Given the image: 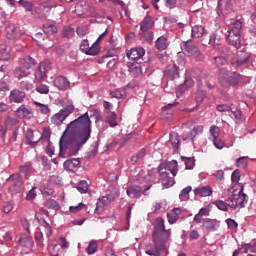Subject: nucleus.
<instances>
[{
    "instance_id": "1",
    "label": "nucleus",
    "mask_w": 256,
    "mask_h": 256,
    "mask_svg": "<svg viewBox=\"0 0 256 256\" xmlns=\"http://www.w3.org/2000/svg\"><path fill=\"white\" fill-rule=\"evenodd\" d=\"M89 139H91V119L89 113L86 112L66 127L59 141V157H65L66 153L70 157L77 155Z\"/></svg>"
},
{
    "instance_id": "2",
    "label": "nucleus",
    "mask_w": 256,
    "mask_h": 256,
    "mask_svg": "<svg viewBox=\"0 0 256 256\" xmlns=\"http://www.w3.org/2000/svg\"><path fill=\"white\" fill-rule=\"evenodd\" d=\"M177 167V160H172L158 166L160 181L164 187H173L175 185V179H173V177L177 175Z\"/></svg>"
},
{
    "instance_id": "3",
    "label": "nucleus",
    "mask_w": 256,
    "mask_h": 256,
    "mask_svg": "<svg viewBox=\"0 0 256 256\" xmlns=\"http://www.w3.org/2000/svg\"><path fill=\"white\" fill-rule=\"evenodd\" d=\"M229 193H231L227 198L229 207H231V209H237V207L243 209V207H245V203H247V195L243 193V186L240 184H234L230 188Z\"/></svg>"
},
{
    "instance_id": "4",
    "label": "nucleus",
    "mask_w": 256,
    "mask_h": 256,
    "mask_svg": "<svg viewBox=\"0 0 256 256\" xmlns=\"http://www.w3.org/2000/svg\"><path fill=\"white\" fill-rule=\"evenodd\" d=\"M152 239L154 241H164L169 243L171 241V229H165V220L161 217L156 218L152 222Z\"/></svg>"
},
{
    "instance_id": "5",
    "label": "nucleus",
    "mask_w": 256,
    "mask_h": 256,
    "mask_svg": "<svg viewBox=\"0 0 256 256\" xmlns=\"http://www.w3.org/2000/svg\"><path fill=\"white\" fill-rule=\"evenodd\" d=\"M243 28V23L240 20H236L230 24L226 38L230 45H233L236 49L241 47V29Z\"/></svg>"
},
{
    "instance_id": "6",
    "label": "nucleus",
    "mask_w": 256,
    "mask_h": 256,
    "mask_svg": "<svg viewBox=\"0 0 256 256\" xmlns=\"http://www.w3.org/2000/svg\"><path fill=\"white\" fill-rule=\"evenodd\" d=\"M218 81L222 87H235L239 85L241 76L237 72L223 68L219 70Z\"/></svg>"
},
{
    "instance_id": "7",
    "label": "nucleus",
    "mask_w": 256,
    "mask_h": 256,
    "mask_svg": "<svg viewBox=\"0 0 256 256\" xmlns=\"http://www.w3.org/2000/svg\"><path fill=\"white\" fill-rule=\"evenodd\" d=\"M117 195H119V193L114 190L113 193H107L105 196L98 198L96 202L95 213L97 215L103 213V211H105L107 207H109V205L115 201V197H117Z\"/></svg>"
},
{
    "instance_id": "8",
    "label": "nucleus",
    "mask_w": 256,
    "mask_h": 256,
    "mask_svg": "<svg viewBox=\"0 0 256 256\" xmlns=\"http://www.w3.org/2000/svg\"><path fill=\"white\" fill-rule=\"evenodd\" d=\"M152 241L154 244H146L145 253L149 256H159L161 254V251H165L168 242H165L163 240L156 241L155 239H152Z\"/></svg>"
},
{
    "instance_id": "9",
    "label": "nucleus",
    "mask_w": 256,
    "mask_h": 256,
    "mask_svg": "<svg viewBox=\"0 0 256 256\" xmlns=\"http://www.w3.org/2000/svg\"><path fill=\"white\" fill-rule=\"evenodd\" d=\"M73 111H75V105L70 104L52 116L51 122L53 125H61V123H63V121L67 119V117H69Z\"/></svg>"
},
{
    "instance_id": "10",
    "label": "nucleus",
    "mask_w": 256,
    "mask_h": 256,
    "mask_svg": "<svg viewBox=\"0 0 256 256\" xmlns=\"http://www.w3.org/2000/svg\"><path fill=\"white\" fill-rule=\"evenodd\" d=\"M80 51L85 53V55L95 56L99 55L101 47H99V44L97 43H93L92 46H89V40L84 39L80 43Z\"/></svg>"
},
{
    "instance_id": "11",
    "label": "nucleus",
    "mask_w": 256,
    "mask_h": 256,
    "mask_svg": "<svg viewBox=\"0 0 256 256\" xmlns=\"http://www.w3.org/2000/svg\"><path fill=\"white\" fill-rule=\"evenodd\" d=\"M51 70V62L49 61H44L41 62L34 74L35 80L36 81H43L45 77H47V72Z\"/></svg>"
},
{
    "instance_id": "12",
    "label": "nucleus",
    "mask_w": 256,
    "mask_h": 256,
    "mask_svg": "<svg viewBox=\"0 0 256 256\" xmlns=\"http://www.w3.org/2000/svg\"><path fill=\"white\" fill-rule=\"evenodd\" d=\"M15 115L18 117V119H33V109L25 104H22L16 109Z\"/></svg>"
},
{
    "instance_id": "13",
    "label": "nucleus",
    "mask_w": 256,
    "mask_h": 256,
    "mask_svg": "<svg viewBox=\"0 0 256 256\" xmlns=\"http://www.w3.org/2000/svg\"><path fill=\"white\" fill-rule=\"evenodd\" d=\"M6 181H14V184L10 187V191H21V188L23 187V177L20 173L10 175Z\"/></svg>"
},
{
    "instance_id": "14",
    "label": "nucleus",
    "mask_w": 256,
    "mask_h": 256,
    "mask_svg": "<svg viewBox=\"0 0 256 256\" xmlns=\"http://www.w3.org/2000/svg\"><path fill=\"white\" fill-rule=\"evenodd\" d=\"M54 87H57L59 91H67L71 87V83L65 76H57L53 80Z\"/></svg>"
},
{
    "instance_id": "15",
    "label": "nucleus",
    "mask_w": 256,
    "mask_h": 256,
    "mask_svg": "<svg viewBox=\"0 0 256 256\" xmlns=\"http://www.w3.org/2000/svg\"><path fill=\"white\" fill-rule=\"evenodd\" d=\"M251 55L245 51H239L236 57L232 60V65L234 67H241V65H245L247 61H249Z\"/></svg>"
},
{
    "instance_id": "16",
    "label": "nucleus",
    "mask_w": 256,
    "mask_h": 256,
    "mask_svg": "<svg viewBox=\"0 0 256 256\" xmlns=\"http://www.w3.org/2000/svg\"><path fill=\"white\" fill-rule=\"evenodd\" d=\"M25 97H27L25 92L19 89H14L10 92L9 101L10 103H23L25 101Z\"/></svg>"
},
{
    "instance_id": "17",
    "label": "nucleus",
    "mask_w": 256,
    "mask_h": 256,
    "mask_svg": "<svg viewBox=\"0 0 256 256\" xmlns=\"http://www.w3.org/2000/svg\"><path fill=\"white\" fill-rule=\"evenodd\" d=\"M182 51L184 55H187V57H197V55H199V48H197L191 42L184 43L182 46Z\"/></svg>"
},
{
    "instance_id": "18",
    "label": "nucleus",
    "mask_w": 256,
    "mask_h": 256,
    "mask_svg": "<svg viewBox=\"0 0 256 256\" xmlns=\"http://www.w3.org/2000/svg\"><path fill=\"white\" fill-rule=\"evenodd\" d=\"M144 55H145V48L143 47H134L126 52V57L132 60L141 59V57H143Z\"/></svg>"
},
{
    "instance_id": "19",
    "label": "nucleus",
    "mask_w": 256,
    "mask_h": 256,
    "mask_svg": "<svg viewBox=\"0 0 256 256\" xmlns=\"http://www.w3.org/2000/svg\"><path fill=\"white\" fill-rule=\"evenodd\" d=\"M194 195L198 197H211L213 195V188L209 185H199L194 189Z\"/></svg>"
},
{
    "instance_id": "20",
    "label": "nucleus",
    "mask_w": 256,
    "mask_h": 256,
    "mask_svg": "<svg viewBox=\"0 0 256 256\" xmlns=\"http://www.w3.org/2000/svg\"><path fill=\"white\" fill-rule=\"evenodd\" d=\"M63 165L66 171H72L73 173H75V171H77L79 167H81V160L79 158L69 159L66 160Z\"/></svg>"
},
{
    "instance_id": "21",
    "label": "nucleus",
    "mask_w": 256,
    "mask_h": 256,
    "mask_svg": "<svg viewBox=\"0 0 256 256\" xmlns=\"http://www.w3.org/2000/svg\"><path fill=\"white\" fill-rule=\"evenodd\" d=\"M128 71L132 77H141L143 71L141 69V64L137 62H128L127 63Z\"/></svg>"
},
{
    "instance_id": "22",
    "label": "nucleus",
    "mask_w": 256,
    "mask_h": 256,
    "mask_svg": "<svg viewBox=\"0 0 256 256\" xmlns=\"http://www.w3.org/2000/svg\"><path fill=\"white\" fill-rule=\"evenodd\" d=\"M19 35H25V32L17 30V26H15V24L6 26V37L9 39H17Z\"/></svg>"
},
{
    "instance_id": "23",
    "label": "nucleus",
    "mask_w": 256,
    "mask_h": 256,
    "mask_svg": "<svg viewBox=\"0 0 256 256\" xmlns=\"http://www.w3.org/2000/svg\"><path fill=\"white\" fill-rule=\"evenodd\" d=\"M164 75L169 79H179V68L175 64H170L166 67Z\"/></svg>"
},
{
    "instance_id": "24",
    "label": "nucleus",
    "mask_w": 256,
    "mask_h": 256,
    "mask_svg": "<svg viewBox=\"0 0 256 256\" xmlns=\"http://www.w3.org/2000/svg\"><path fill=\"white\" fill-rule=\"evenodd\" d=\"M202 227L206 229L208 233H211L219 229V222H217V220L206 218L203 221Z\"/></svg>"
},
{
    "instance_id": "25",
    "label": "nucleus",
    "mask_w": 256,
    "mask_h": 256,
    "mask_svg": "<svg viewBox=\"0 0 256 256\" xmlns=\"http://www.w3.org/2000/svg\"><path fill=\"white\" fill-rule=\"evenodd\" d=\"M203 133V125H197L195 126L192 131L186 132L182 135V139L184 141H187L188 139H195L197 135H201Z\"/></svg>"
},
{
    "instance_id": "26",
    "label": "nucleus",
    "mask_w": 256,
    "mask_h": 256,
    "mask_svg": "<svg viewBox=\"0 0 256 256\" xmlns=\"http://www.w3.org/2000/svg\"><path fill=\"white\" fill-rule=\"evenodd\" d=\"M181 213H183V209L181 208H174L170 213H167L168 223L170 225L177 223Z\"/></svg>"
},
{
    "instance_id": "27",
    "label": "nucleus",
    "mask_w": 256,
    "mask_h": 256,
    "mask_svg": "<svg viewBox=\"0 0 256 256\" xmlns=\"http://www.w3.org/2000/svg\"><path fill=\"white\" fill-rule=\"evenodd\" d=\"M11 57V48L5 44L0 45V61H9Z\"/></svg>"
},
{
    "instance_id": "28",
    "label": "nucleus",
    "mask_w": 256,
    "mask_h": 256,
    "mask_svg": "<svg viewBox=\"0 0 256 256\" xmlns=\"http://www.w3.org/2000/svg\"><path fill=\"white\" fill-rule=\"evenodd\" d=\"M169 141L172 149H174V153H177V151H179V147H181V140L179 139V134L175 132L170 133Z\"/></svg>"
},
{
    "instance_id": "29",
    "label": "nucleus",
    "mask_w": 256,
    "mask_h": 256,
    "mask_svg": "<svg viewBox=\"0 0 256 256\" xmlns=\"http://www.w3.org/2000/svg\"><path fill=\"white\" fill-rule=\"evenodd\" d=\"M20 65L27 69L28 71H31L33 69L34 65H37V62H35V59L31 56H27L20 60Z\"/></svg>"
},
{
    "instance_id": "30",
    "label": "nucleus",
    "mask_w": 256,
    "mask_h": 256,
    "mask_svg": "<svg viewBox=\"0 0 256 256\" xmlns=\"http://www.w3.org/2000/svg\"><path fill=\"white\" fill-rule=\"evenodd\" d=\"M29 75H31V71H28L21 65L16 67L14 70V77H16V79H23L25 77H29Z\"/></svg>"
},
{
    "instance_id": "31",
    "label": "nucleus",
    "mask_w": 256,
    "mask_h": 256,
    "mask_svg": "<svg viewBox=\"0 0 256 256\" xmlns=\"http://www.w3.org/2000/svg\"><path fill=\"white\" fill-rule=\"evenodd\" d=\"M153 27V18L151 16H146L140 23L141 31H149Z\"/></svg>"
},
{
    "instance_id": "32",
    "label": "nucleus",
    "mask_w": 256,
    "mask_h": 256,
    "mask_svg": "<svg viewBox=\"0 0 256 256\" xmlns=\"http://www.w3.org/2000/svg\"><path fill=\"white\" fill-rule=\"evenodd\" d=\"M205 35V27L202 25H195L192 27V37L193 39H199Z\"/></svg>"
},
{
    "instance_id": "33",
    "label": "nucleus",
    "mask_w": 256,
    "mask_h": 256,
    "mask_svg": "<svg viewBox=\"0 0 256 256\" xmlns=\"http://www.w3.org/2000/svg\"><path fill=\"white\" fill-rule=\"evenodd\" d=\"M43 31L46 35H55V33H57V25L51 22H46L43 24Z\"/></svg>"
},
{
    "instance_id": "34",
    "label": "nucleus",
    "mask_w": 256,
    "mask_h": 256,
    "mask_svg": "<svg viewBox=\"0 0 256 256\" xmlns=\"http://www.w3.org/2000/svg\"><path fill=\"white\" fill-rule=\"evenodd\" d=\"M128 197L130 199H135V197H139L141 195V187L139 186H130L126 191Z\"/></svg>"
},
{
    "instance_id": "35",
    "label": "nucleus",
    "mask_w": 256,
    "mask_h": 256,
    "mask_svg": "<svg viewBox=\"0 0 256 256\" xmlns=\"http://www.w3.org/2000/svg\"><path fill=\"white\" fill-rule=\"evenodd\" d=\"M48 252L50 256H60L63 254V250L61 249V245L59 244L49 245Z\"/></svg>"
},
{
    "instance_id": "36",
    "label": "nucleus",
    "mask_w": 256,
    "mask_h": 256,
    "mask_svg": "<svg viewBox=\"0 0 256 256\" xmlns=\"http://www.w3.org/2000/svg\"><path fill=\"white\" fill-rule=\"evenodd\" d=\"M39 222L42 224V229L46 235L47 241H49V237L53 235V229L51 228V225H49L45 219L39 220Z\"/></svg>"
},
{
    "instance_id": "37",
    "label": "nucleus",
    "mask_w": 256,
    "mask_h": 256,
    "mask_svg": "<svg viewBox=\"0 0 256 256\" xmlns=\"http://www.w3.org/2000/svg\"><path fill=\"white\" fill-rule=\"evenodd\" d=\"M230 117H234L236 123H240L243 121V112L239 108H236L235 110L231 108Z\"/></svg>"
},
{
    "instance_id": "38",
    "label": "nucleus",
    "mask_w": 256,
    "mask_h": 256,
    "mask_svg": "<svg viewBox=\"0 0 256 256\" xmlns=\"http://www.w3.org/2000/svg\"><path fill=\"white\" fill-rule=\"evenodd\" d=\"M181 161L185 164L186 170H191L195 167V158L181 156Z\"/></svg>"
},
{
    "instance_id": "39",
    "label": "nucleus",
    "mask_w": 256,
    "mask_h": 256,
    "mask_svg": "<svg viewBox=\"0 0 256 256\" xmlns=\"http://www.w3.org/2000/svg\"><path fill=\"white\" fill-rule=\"evenodd\" d=\"M37 111H40L42 115H49V112L51 109H49V106L46 104L39 103L37 101H33Z\"/></svg>"
},
{
    "instance_id": "40",
    "label": "nucleus",
    "mask_w": 256,
    "mask_h": 256,
    "mask_svg": "<svg viewBox=\"0 0 256 256\" xmlns=\"http://www.w3.org/2000/svg\"><path fill=\"white\" fill-rule=\"evenodd\" d=\"M110 95L115 99H125V97H127V91H125V89H116L112 90Z\"/></svg>"
},
{
    "instance_id": "41",
    "label": "nucleus",
    "mask_w": 256,
    "mask_h": 256,
    "mask_svg": "<svg viewBox=\"0 0 256 256\" xmlns=\"http://www.w3.org/2000/svg\"><path fill=\"white\" fill-rule=\"evenodd\" d=\"M97 240H91L86 248V253L88 255H95L97 253Z\"/></svg>"
},
{
    "instance_id": "42",
    "label": "nucleus",
    "mask_w": 256,
    "mask_h": 256,
    "mask_svg": "<svg viewBox=\"0 0 256 256\" xmlns=\"http://www.w3.org/2000/svg\"><path fill=\"white\" fill-rule=\"evenodd\" d=\"M217 209H219L220 211H227V209H229V201L228 198L226 199V201L223 200H216L213 203Z\"/></svg>"
},
{
    "instance_id": "43",
    "label": "nucleus",
    "mask_w": 256,
    "mask_h": 256,
    "mask_svg": "<svg viewBox=\"0 0 256 256\" xmlns=\"http://www.w3.org/2000/svg\"><path fill=\"white\" fill-rule=\"evenodd\" d=\"M156 47L159 51H165L167 49V38L161 36L156 40Z\"/></svg>"
},
{
    "instance_id": "44",
    "label": "nucleus",
    "mask_w": 256,
    "mask_h": 256,
    "mask_svg": "<svg viewBox=\"0 0 256 256\" xmlns=\"http://www.w3.org/2000/svg\"><path fill=\"white\" fill-rule=\"evenodd\" d=\"M247 159H249V157L247 156H242L240 158H237L235 162V166L238 167L239 169H245V167H247L248 165Z\"/></svg>"
},
{
    "instance_id": "45",
    "label": "nucleus",
    "mask_w": 256,
    "mask_h": 256,
    "mask_svg": "<svg viewBox=\"0 0 256 256\" xmlns=\"http://www.w3.org/2000/svg\"><path fill=\"white\" fill-rule=\"evenodd\" d=\"M147 151L145 150V148H142L137 155H134L131 157V163H133V165H135V163H137L138 161H140V159H143V157H145Z\"/></svg>"
},
{
    "instance_id": "46",
    "label": "nucleus",
    "mask_w": 256,
    "mask_h": 256,
    "mask_svg": "<svg viewBox=\"0 0 256 256\" xmlns=\"http://www.w3.org/2000/svg\"><path fill=\"white\" fill-rule=\"evenodd\" d=\"M62 35L64 37H67L68 39H71V37H73L75 35V30L71 26H65L62 29Z\"/></svg>"
},
{
    "instance_id": "47",
    "label": "nucleus",
    "mask_w": 256,
    "mask_h": 256,
    "mask_svg": "<svg viewBox=\"0 0 256 256\" xmlns=\"http://www.w3.org/2000/svg\"><path fill=\"white\" fill-rule=\"evenodd\" d=\"M18 241L21 245L27 247L28 249H31V247H33V240H31V238L29 237H21Z\"/></svg>"
},
{
    "instance_id": "48",
    "label": "nucleus",
    "mask_w": 256,
    "mask_h": 256,
    "mask_svg": "<svg viewBox=\"0 0 256 256\" xmlns=\"http://www.w3.org/2000/svg\"><path fill=\"white\" fill-rule=\"evenodd\" d=\"M77 189L79 193H87L89 191V184H87V181L82 180L77 184Z\"/></svg>"
},
{
    "instance_id": "49",
    "label": "nucleus",
    "mask_w": 256,
    "mask_h": 256,
    "mask_svg": "<svg viewBox=\"0 0 256 256\" xmlns=\"http://www.w3.org/2000/svg\"><path fill=\"white\" fill-rule=\"evenodd\" d=\"M37 93H40V95H49V87L47 84H39L36 86Z\"/></svg>"
},
{
    "instance_id": "50",
    "label": "nucleus",
    "mask_w": 256,
    "mask_h": 256,
    "mask_svg": "<svg viewBox=\"0 0 256 256\" xmlns=\"http://www.w3.org/2000/svg\"><path fill=\"white\" fill-rule=\"evenodd\" d=\"M191 186H187L186 188H184L183 190H181L180 194H179V199L181 201H185L188 199L189 197V193H191Z\"/></svg>"
},
{
    "instance_id": "51",
    "label": "nucleus",
    "mask_w": 256,
    "mask_h": 256,
    "mask_svg": "<svg viewBox=\"0 0 256 256\" xmlns=\"http://www.w3.org/2000/svg\"><path fill=\"white\" fill-rule=\"evenodd\" d=\"M26 143L27 145H31V147H35L39 141L33 142V130H28L26 134Z\"/></svg>"
},
{
    "instance_id": "52",
    "label": "nucleus",
    "mask_w": 256,
    "mask_h": 256,
    "mask_svg": "<svg viewBox=\"0 0 256 256\" xmlns=\"http://www.w3.org/2000/svg\"><path fill=\"white\" fill-rule=\"evenodd\" d=\"M107 122L109 124V127H117V114H115V112H112L107 117Z\"/></svg>"
},
{
    "instance_id": "53",
    "label": "nucleus",
    "mask_w": 256,
    "mask_h": 256,
    "mask_svg": "<svg viewBox=\"0 0 256 256\" xmlns=\"http://www.w3.org/2000/svg\"><path fill=\"white\" fill-rule=\"evenodd\" d=\"M18 4L20 5V7H23L25 11H33V3H31L30 1L19 0Z\"/></svg>"
},
{
    "instance_id": "54",
    "label": "nucleus",
    "mask_w": 256,
    "mask_h": 256,
    "mask_svg": "<svg viewBox=\"0 0 256 256\" xmlns=\"http://www.w3.org/2000/svg\"><path fill=\"white\" fill-rule=\"evenodd\" d=\"M214 64L216 67L227 65V59L224 56H216L214 57Z\"/></svg>"
},
{
    "instance_id": "55",
    "label": "nucleus",
    "mask_w": 256,
    "mask_h": 256,
    "mask_svg": "<svg viewBox=\"0 0 256 256\" xmlns=\"http://www.w3.org/2000/svg\"><path fill=\"white\" fill-rule=\"evenodd\" d=\"M241 179V171L239 169H236L234 172L231 174V181L232 183H236V185H239V181Z\"/></svg>"
},
{
    "instance_id": "56",
    "label": "nucleus",
    "mask_w": 256,
    "mask_h": 256,
    "mask_svg": "<svg viewBox=\"0 0 256 256\" xmlns=\"http://www.w3.org/2000/svg\"><path fill=\"white\" fill-rule=\"evenodd\" d=\"M20 89L24 91H32L33 83L29 82V80H24L20 82Z\"/></svg>"
},
{
    "instance_id": "57",
    "label": "nucleus",
    "mask_w": 256,
    "mask_h": 256,
    "mask_svg": "<svg viewBox=\"0 0 256 256\" xmlns=\"http://www.w3.org/2000/svg\"><path fill=\"white\" fill-rule=\"evenodd\" d=\"M19 123V120L15 117L8 116L5 120L6 127H15Z\"/></svg>"
},
{
    "instance_id": "58",
    "label": "nucleus",
    "mask_w": 256,
    "mask_h": 256,
    "mask_svg": "<svg viewBox=\"0 0 256 256\" xmlns=\"http://www.w3.org/2000/svg\"><path fill=\"white\" fill-rule=\"evenodd\" d=\"M40 161L47 171H51V162L49 161V158L47 156H40Z\"/></svg>"
},
{
    "instance_id": "59",
    "label": "nucleus",
    "mask_w": 256,
    "mask_h": 256,
    "mask_svg": "<svg viewBox=\"0 0 256 256\" xmlns=\"http://www.w3.org/2000/svg\"><path fill=\"white\" fill-rule=\"evenodd\" d=\"M41 191L44 195H53L54 190L53 187H51V184H44L41 186Z\"/></svg>"
},
{
    "instance_id": "60",
    "label": "nucleus",
    "mask_w": 256,
    "mask_h": 256,
    "mask_svg": "<svg viewBox=\"0 0 256 256\" xmlns=\"http://www.w3.org/2000/svg\"><path fill=\"white\" fill-rule=\"evenodd\" d=\"M31 162H26L24 165L20 166V173H24V175H29L31 173Z\"/></svg>"
},
{
    "instance_id": "61",
    "label": "nucleus",
    "mask_w": 256,
    "mask_h": 256,
    "mask_svg": "<svg viewBox=\"0 0 256 256\" xmlns=\"http://www.w3.org/2000/svg\"><path fill=\"white\" fill-rule=\"evenodd\" d=\"M216 109L220 113H230L231 112V106L226 105V104H219V105L216 106Z\"/></svg>"
},
{
    "instance_id": "62",
    "label": "nucleus",
    "mask_w": 256,
    "mask_h": 256,
    "mask_svg": "<svg viewBox=\"0 0 256 256\" xmlns=\"http://www.w3.org/2000/svg\"><path fill=\"white\" fill-rule=\"evenodd\" d=\"M49 139H51V132L49 131V129L44 128L42 135L40 137V141H49Z\"/></svg>"
},
{
    "instance_id": "63",
    "label": "nucleus",
    "mask_w": 256,
    "mask_h": 256,
    "mask_svg": "<svg viewBox=\"0 0 256 256\" xmlns=\"http://www.w3.org/2000/svg\"><path fill=\"white\" fill-rule=\"evenodd\" d=\"M35 239L38 241V245H40V247H45V244H43V231L36 232Z\"/></svg>"
},
{
    "instance_id": "64",
    "label": "nucleus",
    "mask_w": 256,
    "mask_h": 256,
    "mask_svg": "<svg viewBox=\"0 0 256 256\" xmlns=\"http://www.w3.org/2000/svg\"><path fill=\"white\" fill-rule=\"evenodd\" d=\"M59 183H61V178H59V176H51L48 179V184L50 185H59Z\"/></svg>"
}]
</instances>
